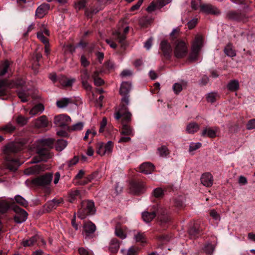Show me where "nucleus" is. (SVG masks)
Listing matches in <instances>:
<instances>
[{
  "mask_svg": "<svg viewBox=\"0 0 255 255\" xmlns=\"http://www.w3.org/2000/svg\"><path fill=\"white\" fill-rule=\"evenodd\" d=\"M239 87V82L236 80H231L227 85L228 90L232 92H235L238 90Z\"/></svg>",
  "mask_w": 255,
  "mask_h": 255,
  "instance_id": "36",
  "label": "nucleus"
},
{
  "mask_svg": "<svg viewBox=\"0 0 255 255\" xmlns=\"http://www.w3.org/2000/svg\"><path fill=\"white\" fill-rule=\"evenodd\" d=\"M159 154L161 157H166L169 154V151L165 145H162L157 149Z\"/></svg>",
  "mask_w": 255,
  "mask_h": 255,
  "instance_id": "45",
  "label": "nucleus"
},
{
  "mask_svg": "<svg viewBox=\"0 0 255 255\" xmlns=\"http://www.w3.org/2000/svg\"><path fill=\"white\" fill-rule=\"evenodd\" d=\"M37 37L44 45L49 43L48 39L44 36L43 32L38 31L37 33Z\"/></svg>",
  "mask_w": 255,
  "mask_h": 255,
  "instance_id": "55",
  "label": "nucleus"
},
{
  "mask_svg": "<svg viewBox=\"0 0 255 255\" xmlns=\"http://www.w3.org/2000/svg\"><path fill=\"white\" fill-rule=\"evenodd\" d=\"M13 85L16 88H22L25 85V81L23 78H17L15 81H13Z\"/></svg>",
  "mask_w": 255,
  "mask_h": 255,
  "instance_id": "50",
  "label": "nucleus"
},
{
  "mask_svg": "<svg viewBox=\"0 0 255 255\" xmlns=\"http://www.w3.org/2000/svg\"><path fill=\"white\" fill-rule=\"evenodd\" d=\"M127 255H138V250L131 247L128 249Z\"/></svg>",
  "mask_w": 255,
  "mask_h": 255,
  "instance_id": "64",
  "label": "nucleus"
},
{
  "mask_svg": "<svg viewBox=\"0 0 255 255\" xmlns=\"http://www.w3.org/2000/svg\"><path fill=\"white\" fill-rule=\"evenodd\" d=\"M66 50L68 51L70 53L73 54L75 52V50L77 48L76 45H74L72 44H68L66 45Z\"/></svg>",
  "mask_w": 255,
  "mask_h": 255,
  "instance_id": "63",
  "label": "nucleus"
},
{
  "mask_svg": "<svg viewBox=\"0 0 255 255\" xmlns=\"http://www.w3.org/2000/svg\"><path fill=\"white\" fill-rule=\"evenodd\" d=\"M134 238L137 242L141 244L146 243V238L143 233L139 232L134 236Z\"/></svg>",
  "mask_w": 255,
  "mask_h": 255,
  "instance_id": "48",
  "label": "nucleus"
},
{
  "mask_svg": "<svg viewBox=\"0 0 255 255\" xmlns=\"http://www.w3.org/2000/svg\"><path fill=\"white\" fill-rule=\"evenodd\" d=\"M203 46V38L198 36L195 38L192 45V50L189 54V58L192 62L198 60L199 52Z\"/></svg>",
  "mask_w": 255,
  "mask_h": 255,
  "instance_id": "11",
  "label": "nucleus"
},
{
  "mask_svg": "<svg viewBox=\"0 0 255 255\" xmlns=\"http://www.w3.org/2000/svg\"><path fill=\"white\" fill-rule=\"evenodd\" d=\"M67 146V142L63 139H58L57 141V150H62Z\"/></svg>",
  "mask_w": 255,
  "mask_h": 255,
  "instance_id": "56",
  "label": "nucleus"
},
{
  "mask_svg": "<svg viewBox=\"0 0 255 255\" xmlns=\"http://www.w3.org/2000/svg\"><path fill=\"white\" fill-rule=\"evenodd\" d=\"M95 212V204L93 201H82L80 208L78 211V217L81 219H84L87 216L94 215Z\"/></svg>",
  "mask_w": 255,
  "mask_h": 255,
  "instance_id": "8",
  "label": "nucleus"
},
{
  "mask_svg": "<svg viewBox=\"0 0 255 255\" xmlns=\"http://www.w3.org/2000/svg\"><path fill=\"white\" fill-rule=\"evenodd\" d=\"M97 153L98 154L103 155L106 152L105 151V146L103 142L98 143L97 145Z\"/></svg>",
  "mask_w": 255,
  "mask_h": 255,
  "instance_id": "53",
  "label": "nucleus"
},
{
  "mask_svg": "<svg viewBox=\"0 0 255 255\" xmlns=\"http://www.w3.org/2000/svg\"><path fill=\"white\" fill-rule=\"evenodd\" d=\"M9 86V82L7 79L0 80V97L6 95V88Z\"/></svg>",
  "mask_w": 255,
  "mask_h": 255,
  "instance_id": "31",
  "label": "nucleus"
},
{
  "mask_svg": "<svg viewBox=\"0 0 255 255\" xmlns=\"http://www.w3.org/2000/svg\"><path fill=\"white\" fill-rule=\"evenodd\" d=\"M161 56H163L166 60H169L172 57V49L170 44L166 40L161 41L160 45Z\"/></svg>",
  "mask_w": 255,
  "mask_h": 255,
  "instance_id": "14",
  "label": "nucleus"
},
{
  "mask_svg": "<svg viewBox=\"0 0 255 255\" xmlns=\"http://www.w3.org/2000/svg\"><path fill=\"white\" fill-rule=\"evenodd\" d=\"M80 61L81 66L84 68L87 67L88 66H89L90 64V61L88 60L87 58L84 54L81 55Z\"/></svg>",
  "mask_w": 255,
  "mask_h": 255,
  "instance_id": "52",
  "label": "nucleus"
},
{
  "mask_svg": "<svg viewBox=\"0 0 255 255\" xmlns=\"http://www.w3.org/2000/svg\"><path fill=\"white\" fill-rule=\"evenodd\" d=\"M199 125L195 123L189 124L186 128L187 131L190 133H193L199 129Z\"/></svg>",
  "mask_w": 255,
  "mask_h": 255,
  "instance_id": "42",
  "label": "nucleus"
},
{
  "mask_svg": "<svg viewBox=\"0 0 255 255\" xmlns=\"http://www.w3.org/2000/svg\"><path fill=\"white\" fill-rule=\"evenodd\" d=\"M105 146V151L106 153L110 154L113 150L114 143L112 141H109Z\"/></svg>",
  "mask_w": 255,
  "mask_h": 255,
  "instance_id": "54",
  "label": "nucleus"
},
{
  "mask_svg": "<svg viewBox=\"0 0 255 255\" xmlns=\"http://www.w3.org/2000/svg\"><path fill=\"white\" fill-rule=\"evenodd\" d=\"M44 165L37 164L32 166L25 171L26 174H38L40 171L44 170Z\"/></svg>",
  "mask_w": 255,
  "mask_h": 255,
  "instance_id": "27",
  "label": "nucleus"
},
{
  "mask_svg": "<svg viewBox=\"0 0 255 255\" xmlns=\"http://www.w3.org/2000/svg\"><path fill=\"white\" fill-rule=\"evenodd\" d=\"M92 78L94 80V83L96 86H101L104 84V81L101 78L98 77V73L97 72H95L92 75Z\"/></svg>",
  "mask_w": 255,
  "mask_h": 255,
  "instance_id": "41",
  "label": "nucleus"
},
{
  "mask_svg": "<svg viewBox=\"0 0 255 255\" xmlns=\"http://www.w3.org/2000/svg\"><path fill=\"white\" fill-rule=\"evenodd\" d=\"M202 230V228L200 226L199 222H196L190 228L189 234L191 238H196L201 236Z\"/></svg>",
  "mask_w": 255,
  "mask_h": 255,
  "instance_id": "19",
  "label": "nucleus"
},
{
  "mask_svg": "<svg viewBox=\"0 0 255 255\" xmlns=\"http://www.w3.org/2000/svg\"><path fill=\"white\" fill-rule=\"evenodd\" d=\"M58 81L60 84L64 87H70L73 83V80H70L64 76L58 77Z\"/></svg>",
  "mask_w": 255,
  "mask_h": 255,
  "instance_id": "34",
  "label": "nucleus"
},
{
  "mask_svg": "<svg viewBox=\"0 0 255 255\" xmlns=\"http://www.w3.org/2000/svg\"><path fill=\"white\" fill-rule=\"evenodd\" d=\"M54 140L52 139H42L38 141L36 148L37 155L33 157L34 162L46 161L51 157L50 149L52 148Z\"/></svg>",
  "mask_w": 255,
  "mask_h": 255,
  "instance_id": "5",
  "label": "nucleus"
},
{
  "mask_svg": "<svg viewBox=\"0 0 255 255\" xmlns=\"http://www.w3.org/2000/svg\"><path fill=\"white\" fill-rule=\"evenodd\" d=\"M233 2L239 4H243L244 5V8H248L249 4L252 2L251 0H231Z\"/></svg>",
  "mask_w": 255,
  "mask_h": 255,
  "instance_id": "49",
  "label": "nucleus"
},
{
  "mask_svg": "<svg viewBox=\"0 0 255 255\" xmlns=\"http://www.w3.org/2000/svg\"><path fill=\"white\" fill-rule=\"evenodd\" d=\"M88 81H81L82 87L84 89H85L87 91L91 92L92 90V87L91 85H90L88 82Z\"/></svg>",
  "mask_w": 255,
  "mask_h": 255,
  "instance_id": "62",
  "label": "nucleus"
},
{
  "mask_svg": "<svg viewBox=\"0 0 255 255\" xmlns=\"http://www.w3.org/2000/svg\"><path fill=\"white\" fill-rule=\"evenodd\" d=\"M23 144L18 142H10L6 144L3 150L5 165L11 171H16L22 164L20 161Z\"/></svg>",
  "mask_w": 255,
  "mask_h": 255,
  "instance_id": "1",
  "label": "nucleus"
},
{
  "mask_svg": "<svg viewBox=\"0 0 255 255\" xmlns=\"http://www.w3.org/2000/svg\"><path fill=\"white\" fill-rule=\"evenodd\" d=\"M96 230L95 225L91 221L84 222L83 224V232L85 235V238L89 240L95 237V232Z\"/></svg>",
  "mask_w": 255,
  "mask_h": 255,
  "instance_id": "15",
  "label": "nucleus"
},
{
  "mask_svg": "<svg viewBox=\"0 0 255 255\" xmlns=\"http://www.w3.org/2000/svg\"><path fill=\"white\" fill-rule=\"evenodd\" d=\"M130 89V83L128 82H124L122 83L120 93L123 97L120 105L119 110L115 114V118L116 120H119L122 116L124 115L125 119L128 121L130 120L131 114L128 111L127 107L129 104V93Z\"/></svg>",
  "mask_w": 255,
  "mask_h": 255,
  "instance_id": "3",
  "label": "nucleus"
},
{
  "mask_svg": "<svg viewBox=\"0 0 255 255\" xmlns=\"http://www.w3.org/2000/svg\"><path fill=\"white\" fill-rule=\"evenodd\" d=\"M44 110V107L41 104L34 106L30 111L29 114L31 116H35L38 113H41Z\"/></svg>",
  "mask_w": 255,
  "mask_h": 255,
  "instance_id": "37",
  "label": "nucleus"
},
{
  "mask_svg": "<svg viewBox=\"0 0 255 255\" xmlns=\"http://www.w3.org/2000/svg\"><path fill=\"white\" fill-rule=\"evenodd\" d=\"M187 85L186 81H182L181 84L175 83L173 85V90L176 94H179L183 89V87Z\"/></svg>",
  "mask_w": 255,
  "mask_h": 255,
  "instance_id": "40",
  "label": "nucleus"
},
{
  "mask_svg": "<svg viewBox=\"0 0 255 255\" xmlns=\"http://www.w3.org/2000/svg\"><path fill=\"white\" fill-rule=\"evenodd\" d=\"M15 129V127L10 123H8L3 127H0V130L4 133H11L13 132Z\"/></svg>",
  "mask_w": 255,
  "mask_h": 255,
  "instance_id": "39",
  "label": "nucleus"
},
{
  "mask_svg": "<svg viewBox=\"0 0 255 255\" xmlns=\"http://www.w3.org/2000/svg\"><path fill=\"white\" fill-rule=\"evenodd\" d=\"M40 239L39 236L36 235H34L29 239L24 240L22 241V245L25 247H31L34 245Z\"/></svg>",
  "mask_w": 255,
  "mask_h": 255,
  "instance_id": "30",
  "label": "nucleus"
},
{
  "mask_svg": "<svg viewBox=\"0 0 255 255\" xmlns=\"http://www.w3.org/2000/svg\"><path fill=\"white\" fill-rule=\"evenodd\" d=\"M191 7L197 10L200 7V11L209 14H217L219 13L218 9L211 4H201V0H192Z\"/></svg>",
  "mask_w": 255,
  "mask_h": 255,
  "instance_id": "10",
  "label": "nucleus"
},
{
  "mask_svg": "<svg viewBox=\"0 0 255 255\" xmlns=\"http://www.w3.org/2000/svg\"><path fill=\"white\" fill-rule=\"evenodd\" d=\"M85 175V171L83 170H80L78 173L76 175L74 178V183H75V181H77L78 180H80L83 178L84 176Z\"/></svg>",
  "mask_w": 255,
  "mask_h": 255,
  "instance_id": "59",
  "label": "nucleus"
},
{
  "mask_svg": "<svg viewBox=\"0 0 255 255\" xmlns=\"http://www.w3.org/2000/svg\"><path fill=\"white\" fill-rule=\"evenodd\" d=\"M202 144L200 142L192 143L190 145L189 152L195 151L201 147Z\"/></svg>",
  "mask_w": 255,
  "mask_h": 255,
  "instance_id": "60",
  "label": "nucleus"
},
{
  "mask_svg": "<svg viewBox=\"0 0 255 255\" xmlns=\"http://www.w3.org/2000/svg\"><path fill=\"white\" fill-rule=\"evenodd\" d=\"M48 122L45 116H42L35 122V126L37 128H44L48 126Z\"/></svg>",
  "mask_w": 255,
  "mask_h": 255,
  "instance_id": "28",
  "label": "nucleus"
},
{
  "mask_svg": "<svg viewBox=\"0 0 255 255\" xmlns=\"http://www.w3.org/2000/svg\"><path fill=\"white\" fill-rule=\"evenodd\" d=\"M246 128L248 130L255 128V119H253L248 121L246 125Z\"/></svg>",
  "mask_w": 255,
  "mask_h": 255,
  "instance_id": "61",
  "label": "nucleus"
},
{
  "mask_svg": "<svg viewBox=\"0 0 255 255\" xmlns=\"http://www.w3.org/2000/svg\"><path fill=\"white\" fill-rule=\"evenodd\" d=\"M63 202V199L60 198L59 199H53L52 200L48 201L44 206L43 208L44 211L47 213H49L53 209H55L60 203Z\"/></svg>",
  "mask_w": 255,
  "mask_h": 255,
  "instance_id": "18",
  "label": "nucleus"
},
{
  "mask_svg": "<svg viewBox=\"0 0 255 255\" xmlns=\"http://www.w3.org/2000/svg\"><path fill=\"white\" fill-rule=\"evenodd\" d=\"M224 51L226 55L230 57H233L236 55V51L233 49L232 45L230 43L226 46Z\"/></svg>",
  "mask_w": 255,
  "mask_h": 255,
  "instance_id": "38",
  "label": "nucleus"
},
{
  "mask_svg": "<svg viewBox=\"0 0 255 255\" xmlns=\"http://www.w3.org/2000/svg\"><path fill=\"white\" fill-rule=\"evenodd\" d=\"M17 96L22 102H27L29 98V94L23 89H21L17 92Z\"/></svg>",
  "mask_w": 255,
  "mask_h": 255,
  "instance_id": "35",
  "label": "nucleus"
},
{
  "mask_svg": "<svg viewBox=\"0 0 255 255\" xmlns=\"http://www.w3.org/2000/svg\"><path fill=\"white\" fill-rule=\"evenodd\" d=\"M219 130L218 128H206L202 132V136L210 138H215L217 136V132Z\"/></svg>",
  "mask_w": 255,
  "mask_h": 255,
  "instance_id": "23",
  "label": "nucleus"
},
{
  "mask_svg": "<svg viewBox=\"0 0 255 255\" xmlns=\"http://www.w3.org/2000/svg\"><path fill=\"white\" fill-rule=\"evenodd\" d=\"M81 81H88L90 76L88 73V70L86 69L81 70Z\"/></svg>",
  "mask_w": 255,
  "mask_h": 255,
  "instance_id": "51",
  "label": "nucleus"
},
{
  "mask_svg": "<svg viewBox=\"0 0 255 255\" xmlns=\"http://www.w3.org/2000/svg\"><path fill=\"white\" fill-rule=\"evenodd\" d=\"M71 122L70 117L66 115L61 114L56 116L54 118V124L66 131Z\"/></svg>",
  "mask_w": 255,
  "mask_h": 255,
  "instance_id": "13",
  "label": "nucleus"
},
{
  "mask_svg": "<svg viewBox=\"0 0 255 255\" xmlns=\"http://www.w3.org/2000/svg\"><path fill=\"white\" fill-rule=\"evenodd\" d=\"M128 31L129 27L127 26L124 29L123 34L118 31H115L113 32L114 38L116 40H117L121 45L120 48L117 51V52L120 55L123 54L124 51L126 50L127 46L126 39L127 38L126 35L128 33Z\"/></svg>",
  "mask_w": 255,
  "mask_h": 255,
  "instance_id": "9",
  "label": "nucleus"
},
{
  "mask_svg": "<svg viewBox=\"0 0 255 255\" xmlns=\"http://www.w3.org/2000/svg\"><path fill=\"white\" fill-rule=\"evenodd\" d=\"M81 198V194L80 191L76 189H72L68 191L67 200L70 203H75L78 199Z\"/></svg>",
  "mask_w": 255,
  "mask_h": 255,
  "instance_id": "21",
  "label": "nucleus"
},
{
  "mask_svg": "<svg viewBox=\"0 0 255 255\" xmlns=\"http://www.w3.org/2000/svg\"><path fill=\"white\" fill-rule=\"evenodd\" d=\"M179 29H174L170 33V38L174 47V55L177 58L185 57L188 53L187 44L183 40L178 38Z\"/></svg>",
  "mask_w": 255,
  "mask_h": 255,
  "instance_id": "6",
  "label": "nucleus"
},
{
  "mask_svg": "<svg viewBox=\"0 0 255 255\" xmlns=\"http://www.w3.org/2000/svg\"><path fill=\"white\" fill-rule=\"evenodd\" d=\"M157 218L159 224L163 227L170 222V218L167 215V209L160 203L156 202L151 206L149 211L142 213V218L146 223L150 222L153 219Z\"/></svg>",
  "mask_w": 255,
  "mask_h": 255,
  "instance_id": "2",
  "label": "nucleus"
},
{
  "mask_svg": "<svg viewBox=\"0 0 255 255\" xmlns=\"http://www.w3.org/2000/svg\"><path fill=\"white\" fill-rule=\"evenodd\" d=\"M185 206L186 205L182 197H178L174 199L173 207L176 213H179L180 211L184 209Z\"/></svg>",
  "mask_w": 255,
  "mask_h": 255,
  "instance_id": "24",
  "label": "nucleus"
},
{
  "mask_svg": "<svg viewBox=\"0 0 255 255\" xmlns=\"http://www.w3.org/2000/svg\"><path fill=\"white\" fill-rule=\"evenodd\" d=\"M152 194L155 198L160 199L164 196V192L162 188H157L153 191Z\"/></svg>",
  "mask_w": 255,
  "mask_h": 255,
  "instance_id": "44",
  "label": "nucleus"
},
{
  "mask_svg": "<svg viewBox=\"0 0 255 255\" xmlns=\"http://www.w3.org/2000/svg\"><path fill=\"white\" fill-rule=\"evenodd\" d=\"M13 119L18 126L21 127L25 125L28 121V118H26L21 115L16 117H14Z\"/></svg>",
  "mask_w": 255,
  "mask_h": 255,
  "instance_id": "33",
  "label": "nucleus"
},
{
  "mask_svg": "<svg viewBox=\"0 0 255 255\" xmlns=\"http://www.w3.org/2000/svg\"><path fill=\"white\" fill-rule=\"evenodd\" d=\"M120 241L116 238L113 239L110 243L109 250L113 254H116L119 251L120 248Z\"/></svg>",
  "mask_w": 255,
  "mask_h": 255,
  "instance_id": "29",
  "label": "nucleus"
},
{
  "mask_svg": "<svg viewBox=\"0 0 255 255\" xmlns=\"http://www.w3.org/2000/svg\"><path fill=\"white\" fill-rule=\"evenodd\" d=\"M227 15L229 19L238 21L245 22L248 18L245 13L241 12L240 11H230L228 12Z\"/></svg>",
  "mask_w": 255,
  "mask_h": 255,
  "instance_id": "16",
  "label": "nucleus"
},
{
  "mask_svg": "<svg viewBox=\"0 0 255 255\" xmlns=\"http://www.w3.org/2000/svg\"><path fill=\"white\" fill-rule=\"evenodd\" d=\"M129 189L131 193L135 195L143 194L146 191V186L144 182L140 180L134 179L129 182Z\"/></svg>",
  "mask_w": 255,
  "mask_h": 255,
  "instance_id": "12",
  "label": "nucleus"
},
{
  "mask_svg": "<svg viewBox=\"0 0 255 255\" xmlns=\"http://www.w3.org/2000/svg\"><path fill=\"white\" fill-rule=\"evenodd\" d=\"M88 45V42L86 41L85 39L82 38L80 41L76 44L77 48L80 47L82 49H85Z\"/></svg>",
  "mask_w": 255,
  "mask_h": 255,
  "instance_id": "57",
  "label": "nucleus"
},
{
  "mask_svg": "<svg viewBox=\"0 0 255 255\" xmlns=\"http://www.w3.org/2000/svg\"><path fill=\"white\" fill-rule=\"evenodd\" d=\"M201 183L205 186L210 187L213 183V177L212 174L209 172L202 174L201 177Z\"/></svg>",
  "mask_w": 255,
  "mask_h": 255,
  "instance_id": "22",
  "label": "nucleus"
},
{
  "mask_svg": "<svg viewBox=\"0 0 255 255\" xmlns=\"http://www.w3.org/2000/svg\"><path fill=\"white\" fill-rule=\"evenodd\" d=\"M115 234L117 237L120 238L122 239H124L127 237L126 234L121 229L116 228L115 230Z\"/></svg>",
  "mask_w": 255,
  "mask_h": 255,
  "instance_id": "58",
  "label": "nucleus"
},
{
  "mask_svg": "<svg viewBox=\"0 0 255 255\" xmlns=\"http://www.w3.org/2000/svg\"><path fill=\"white\" fill-rule=\"evenodd\" d=\"M154 169V166L150 162H144L140 165L139 170L146 174H150Z\"/></svg>",
  "mask_w": 255,
  "mask_h": 255,
  "instance_id": "25",
  "label": "nucleus"
},
{
  "mask_svg": "<svg viewBox=\"0 0 255 255\" xmlns=\"http://www.w3.org/2000/svg\"><path fill=\"white\" fill-rule=\"evenodd\" d=\"M53 174L52 173H45L32 179L31 184L34 186L44 189L46 193L49 194L50 192V186Z\"/></svg>",
  "mask_w": 255,
  "mask_h": 255,
  "instance_id": "7",
  "label": "nucleus"
},
{
  "mask_svg": "<svg viewBox=\"0 0 255 255\" xmlns=\"http://www.w3.org/2000/svg\"><path fill=\"white\" fill-rule=\"evenodd\" d=\"M131 116L130 117V118ZM121 120L122 122V128L121 131V133L125 135L133 136V132L132 128L126 123H129L131 121V120L129 121L124 119V115H123L119 121ZM117 121V120H116Z\"/></svg>",
  "mask_w": 255,
  "mask_h": 255,
  "instance_id": "17",
  "label": "nucleus"
},
{
  "mask_svg": "<svg viewBox=\"0 0 255 255\" xmlns=\"http://www.w3.org/2000/svg\"><path fill=\"white\" fill-rule=\"evenodd\" d=\"M49 7L50 6L48 4L44 3L40 5L36 10V16L39 18L43 17L46 14Z\"/></svg>",
  "mask_w": 255,
  "mask_h": 255,
  "instance_id": "26",
  "label": "nucleus"
},
{
  "mask_svg": "<svg viewBox=\"0 0 255 255\" xmlns=\"http://www.w3.org/2000/svg\"><path fill=\"white\" fill-rule=\"evenodd\" d=\"M15 201L17 204L24 207H26L28 205V202L27 201L20 195L15 196Z\"/></svg>",
  "mask_w": 255,
  "mask_h": 255,
  "instance_id": "46",
  "label": "nucleus"
},
{
  "mask_svg": "<svg viewBox=\"0 0 255 255\" xmlns=\"http://www.w3.org/2000/svg\"><path fill=\"white\" fill-rule=\"evenodd\" d=\"M11 63L7 60L2 61L0 62V76H3L6 73H12L10 65Z\"/></svg>",
  "mask_w": 255,
  "mask_h": 255,
  "instance_id": "20",
  "label": "nucleus"
},
{
  "mask_svg": "<svg viewBox=\"0 0 255 255\" xmlns=\"http://www.w3.org/2000/svg\"><path fill=\"white\" fill-rule=\"evenodd\" d=\"M12 208L15 212L14 221L16 223H21L26 221L28 214L23 209L15 205L13 199H10L9 201L0 198V213H4L9 209Z\"/></svg>",
  "mask_w": 255,
  "mask_h": 255,
  "instance_id": "4",
  "label": "nucleus"
},
{
  "mask_svg": "<svg viewBox=\"0 0 255 255\" xmlns=\"http://www.w3.org/2000/svg\"><path fill=\"white\" fill-rule=\"evenodd\" d=\"M202 250L206 254L211 255L214 250V248L211 244H207L204 246Z\"/></svg>",
  "mask_w": 255,
  "mask_h": 255,
  "instance_id": "47",
  "label": "nucleus"
},
{
  "mask_svg": "<svg viewBox=\"0 0 255 255\" xmlns=\"http://www.w3.org/2000/svg\"><path fill=\"white\" fill-rule=\"evenodd\" d=\"M83 126L84 124L82 122H79L72 126H69L67 131L71 132L72 131L80 130L83 128Z\"/></svg>",
  "mask_w": 255,
  "mask_h": 255,
  "instance_id": "43",
  "label": "nucleus"
},
{
  "mask_svg": "<svg viewBox=\"0 0 255 255\" xmlns=\"http://www.w3.org/2000/svg\"><path fill=\"white\" fill-rule=\"evenodd\" d=\"M72 98H63L56 102L57 106L59 108L66 107L69 103H72Z\"/></svg>",
  "mask_w": 255,
  "mask_h": 255,
  "instance_id": "32",
  "label": "nucleus"
}]
</instances>
